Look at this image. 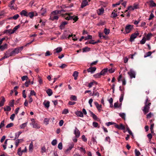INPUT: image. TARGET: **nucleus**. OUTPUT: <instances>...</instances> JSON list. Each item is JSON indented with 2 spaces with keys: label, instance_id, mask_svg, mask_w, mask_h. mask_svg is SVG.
Returning a JSON list of instances; mask_svg holds the SVG:
<instances>
[{
  "label": "nucleus",
  "instance_id": "obj_40",
  "mask_svg": "<svg viewBox=\"0 0 156 156\" xmlns=\"http://www.w3.org/2000/svg\"><path fill=\"white\" fill-rule=\"evenodd\" d=\"M104 33L106 35H108L110 33V30L109 29L105 28L104 30Z\"/></svg>",
  "mask_w": 156,
  "mask_h": 156
},
{
  "label": "nucleus",
  "instance_id": "obj_7",
  "mask_svg": "<svg viewBox=\"0 0 156 156\" xmlns=\"http://www.w3.org/2000/svg\"><path fill=\"white\" fill-rule=\"evenodd\" d=\"M69 32H67L66 30L64 31L63 34L61 37L60 38L61 39H67L68 35Z\"/></svg>",
  "mask_w": 156,
  "mask_h": 156
},
{
  "label": "nucleus",
  "instance_id": "obj_19",
  "mask_svg": "<svg viewBox=\"0 0 156 156\" xmlns=\"http://www.w3.org/2000/svg\"><path fill=\"white\" fill-rule=\"evenodd\" d=\"M89 112L90 113V114L91 115V116L92 117L93 119L94 120H98V118L97 116L91 111L90 110Z\"/></svg>",
  "mask_w": 156,
  "mask_h": 156
},
{
  "label": "nucleus",
  "instance_id": "obj_42",
  "mask_svg": "<svg viewBox=\"0 0 156 156\" xmlns=\"http://www.w3.org/2000/svg\"><path fill=\"white\" fill-rule=\"evenodd\" d=\"M17 154L20 156H21L23 154L21 151V147H20L18 150Z\"/></svg>",
  "mask_w": 156,
  "mask_h": 156
},
{
  "label": "nucleus",
  "instance_id": "obj_18",
  "mask_svg": "<svg viewBox=\"0 0 156 156\" xmlns=\"http://www.w3.org/2000/svg\"><path fill=\"white\" fill-rule=\"evenodd\" d=\"M27 12L25 10H22L20 13V15L22 16H24L27 17Z\"/></svg>",
  "mask_w": 156,
  "mask_h": 156
},
{
  "label": "nucleus",
  "instance_id": "obj_57",
  "mask_svg": "<svg viewBox=\"0 0 156 156\" xmlns=\"http://www.w3.org/2000/svg\"><path fill=\"white\" fill-rule=\"evenodd\" d=\"M14 124L13 123H10L6 125V127L9 128L12 127L13 126Z\"/></svg>",
  "mask_w": 156,
  "mask_h": 156
},
{
  "label": "nucleus",
  "instance_id": "obj_4",
  "mask_svg": "<svg viewBox=\"0 0 156 156\" xmlns=\"http://www.w3.org/2000/svg\"><path fill=\"white\" fill-rule=\"evenodd\" d=\"M127 73L129 75L130 79L135 77V73L132 69H130V71L128 72Z\"/></svg>",
  "mask_w": 156,
  "mask_h": 156
},
{
  "label": "nucleus",
  "instance_id": "obj_6",
  "mask_svg": "<svg viewBox=\"0 0 156 156\" xmlns=\"http://www.w3.org/2000/svg\"><path fill=\"white\" fill-rule=\"evenodd\" d=\"M74 134L75 135L76 138H78L80 135V132L79 129L76 127H75V129L74 131Z\"/></svg>",
  "mask_w": 156,
  "mask_h": 156
},
{
  "label": "nucleus",
  "instance_id": "obj_22",
  "mask_svg": "<svg viewBox=\"0 0 156 156\" xmlns=\"http://www.w3.org/2000/svg\"><path fill=\"white\" fill-rule=\"evenodd\" d=\"M149 5L151 7H152L156 6V3H154L153 0H150L149 1Z\"/></svg>",
  "mask_w": 156,
  "mask_h": 156
},
{
  "label": "nucleus",
  "instance_id": "obj_33",
  "mask_svg": "<svg viewBox=\"0 0 156 156\" xmlns=\"http://www.w3.org/2000/svg\"><path fill=\"white\" fill-rule=\"evenodd\" d=\"M19 17V14H17L15 15H14V16H13L12 17H10L9 18V20H11V19H13L14 20H16Z\"/></svg>",
  "mask_w": 156,
  "mask_h": 156
},
{
  "label": "nucleus",
  "instance_id": "obj_64",
  "mask_svg": "<svg viewBox=\"0 0 156 156\" xmlns=\"http://www.w3.org/2000/svg\"><path fill=\"white\" fill-rule=\"evenodd\" d=\"M58 12L57 10H55L53 11L52 12H51V15H55L57 14H58Z\"/></svg>",
  "mask_w": 156,
  "mask_h": 156
},
{
  "label": "nucleus",
  "instance_id": "obj_39",
  "mask_svg": "<svg viewBox=\"0 0 156 156\" xmlns=\"http://www.w3.org/2000/svg\"><path fill=\"white\" fill-rule=\"evenodd\" d=\"M12 29L6 30L4 32V33H8L10 34H13L12 33Z\"/></svg>",
  "mask_w": 156,
  "mask_h": 156
},
{
  "label": "nucleus",
  "instance_id": "obj_37",
  "mask_svg": "<svg viewBox=\"0 0 156 156\" xmlns=\"http://www.w3.org/2000/svg\"><path fill=\"white\" fill-rule=\"evenodd\" d=\"M20 25H18L15 26L12 30V33H14L16 30H17L19 28H20Z\"/></svg>",
  "mask_w": 156,
  "mask_h": 156
},
{
  "label": "nucleus",
  "instance_id": "obj_14",
  "mask_svg": "<svg viewBox=\"0 0 156 156\" xmlns=\"http://www.w3.org/2000/svg\"><path fill=\"white\" fill-rule=\"evenodd\" d=\"M74 146V144L73 143H72V144H71V145L69 147V148H67L66 150L65 151V153L66 154H67L69 153V152L72 149L73 147Z\"/></svg>",
  "mask_w": 156,
  "mask_h": 156
},
{
  "label": "nucleus",
  "instance_id": "obj_34",
  "mask_svg": "<svg viewBox=\"0 0 156 156\" xmlns=\"http://www.w3.org/2000/svg\"><path fill=\"white\" fill-rule=\"evenodd\" d=\"M22 133V132L21 131H19L18 133H15V138L13 139L14 140H16V139L18 138L19 136L20 135V134Z\"/></svg>",
  "mask_w": 156,
  "mask_h": 156
},
{
  "label": "nucleus",
  "instance_id": "obj_58",
  "mask_svg": "<svg viewBox=\"0 0 156 156\" xmlns=\"http://www.w3.org/2000/svg\"><path fill=\"white\" fill-rule=\"evenodd\" d=\"M93 126L95 128H96L98 127V123L95 122H94L92 124Z\"/></svg>",
  "mask_w": 156,
  "mask_h": 156
},
{
  "label": "nucleus",
  "instance_id": "obj_28",
  "mask_svg": "<svg viewBox=\"0 0 156 156\" xmlns=\"http://www.w3.org/2000/svg\"><path fill=\"white\" fill-rule=\"evenodd\" d=\"M99 12H98V15H100L104 13V9L101 8L98 9Z\"/></svg>",
  "mask_w": 156,
  "mask_h": 156
},
{
  "label": "nucleus",
  "instance_id": "obj_45",
  "mask_svg": "<svg viewBox=\"0 0 156 156\" xmlns=\"http://www.w3.org/2000/svg\"><path fill=\"white\" fill-rule=\"evenodd\" d=\"M117 16V14L115 13L114 12H113L111 14V17L112 18H115Z\"/></svg>",
  "mask_w": 156,
  "mask_h": 156
},
{
  "label": "nucleus",
  "instance_id": "obj_38",
  "mask_svg": "<svg viewBox=\"0 0 156 156\" xmlns=\"http://www.w3.org/2000/svg\"><path fill=\"white\" fill-rule=\"evenodd\" d=\"M70 99L71 100L76 101L77 100L76 96L75 95H71L70 96Z\"/></svg>",
  "mask_w": 156,
  "mask_h": 156
},
{
  "label": "nucleus",
  "instance_id": "obj_31",
  "mask_svg": "<svg viewBox=\"0 0 156 156\" xmlns=\"http://www.w3.org/2000/svg\"><path fill=\"white\" fill-rule=\"evenodd\" d=\"M9 139H6L4 144H3L2 145V147L3 148V149L4 150H5L6 148V146L7 144V141Z\"/></svg>",
  "mask_w": 156,
  "mask_h": 156
},
{
  "label": "nucleus",
  "instance_id": "obj_61",
  "mask_svg": "<svg viewBox=\"0 0 156 156\" xmlns=\"http://www.w3.org/2000/svg\"><path fill=\"white\" fill-rule=\"evenodd\" d=\"M30 95L31 96L32 95L36 96V93L34 90H31L30 91Z\"/></svg>",
  "mask_w": 156,
  "mask_h": 156
},
{
  "label": "nucleus",
  "instance_id": "obj_59",
  "mask_svg": "<svg viewBox=\"0 0 156 156\" xmlns=\"http://www.w3.org/2000/svg\"><path fill=\"white\" fill-rule=\"evenodd\" d=\"M98 60H97L96 61H94V62H92V63H91L90 64V66H91L94 65H96L97 64V63H98Z\"/></svg>",
  "mask_w": 156,
  "mask_h": 156
},
{
  "label": "nucleus",
  "instance_id": "obj_15",
  "mask_svg": "<svg viewBox=\"0 0 156 156\" xmlns=\"http://www.w3.org/2000/svg\"><path fill=\"white\" fill-rule=\"evenodd\" d=\"M75 114L78 116L82 117H83V112L80 111H77L75 112Z\"/></svg>",
  "mask_w": 156,
  "mask_h": 156
},
{
  "label": "nucleus",
  "instance_id": "obj_63",
  "mask_svg": "<svg viewBox=\"0 0 156 156\" xmlns=\"http://www.w3.org/2000/svg\"><path fill=\"white\" fill-rule=\"evenodd\" d=\"M79 150L81 152H83L84 154L86 153V151H85V149L83 148V147H80Z\"/></svg>",
  "mask_w": 156,
  "mask_h": 156
},
{
  "label": "nucleus",
  "instance_id": "obj_44",
  "mask_svg": "<svg viewBox=\"0 0 156 156\" xmlns=\"http://www.w3.org/2000/svg\"><path fill=\"white\" fill-rule=\"evenodd\" d=\"M11 110V108L9 106H6V107L4 108V111H10Z\"/></svg>",
  "mask_w": 156,
  "mask_h": 156
},
{
  "label": "nucleus",
  "instance_id": "obj_26",
  "mask_svg": "<svg viewBox=\"0 0 156 156\" xmlns=\"http://www.w3.org/2000/svg\"><path fill=\"white\" fill-rule=\"evenodd\" d=\"M46 93L48 94V96H51L53 93L52 90L50 89H48L46 91Z\"/></svg>",
  "mask_w": 156,
  "mask_h": 156
},
{
  "label": "nucleus",
  "instance_id": "obj_20",
  "mask_svg": "<svg viewBox=\"0 0 156 156\" xmlns=\"http://www.w3.org/2000/svg\"><path fill=\"white\" fill-rule=\"evenodd\" d=\"M108 71V69L107 68H105L100 72L101 75L104 76L107 73Z\"/></svg>",
  "mask_w": 156,
  "mask_h": 156
},
{
  "label": "nucleus",
  "instance_id": "obj_1",
  "mask_svg": "<svg viewBox=\"0 0 156 156\" xmlns=\"http://www.w3.org/2000/svg\"><path fill=\"white\" fill-rule=\"evenodd\" d=\"M145 106L144 107L143 109H142L143 112L144 114L147 113L149 111L150 108V106L151 104L150 102V100L148 99V98L147 97V98L145 102Z\"/></svg>",
  "mask_w": 156,
  "mask_h": 156
},
{
  "label": "nucleus",
  "instance_id": "obj_56",
  "mask_svg": "<svg viewBox=\"0 0 156 156\" xmlns=\"http://www.w3.org/2000/svg\"><path fill=\"white\" fill-rule=\"evenodd\" d=\"M58 148L60 150L62 149V142H60L58 144Z\"/></svg>",
  "mask_w": 156,
  "mask_h": 156
},
{
  "label": "nucleus",
  "instance_id": "obj_17",
  "mask_svg": "<svg viewBox=\"0 0 156 156\" xmlns=\"http://www.w3.org/2000/svg\"><path fill=\"white\" fill-rule=\"evenodd\" d=\"M94 103L98 110L99 111H101V108H102L101 105H99L97 102H94Z\"/></svg>",
  "mask_w": 156,
  "mask_h": 156
},
{
  "label": "nucleus",
  "instance_id": "obj_29",
  "mask_svg": "<svg viewBox=\"0 0 156 156\" xmlns=\"http://www.w3.org/2000/svg\"><path fill=\"white\" fill-rule=\"evenodd\" d=\"M32 125L34 128L39 129L40 127L39 125H38L37 123H35V122L32 123Z\"/></svg>",
  "mask_w": 156,
  "mask_h": 156
},
{
  "label": "nucleus",
  "instance_id": "obj_23",
  "mask_svg": "<svg viewBox=\"0 0 156 156\" xmlns=\"http://www.w3.org/2000/svg\"><path fill=\"white\" fill-rule=\"evenodd\" d=\"M78 74L79 73L76 71H75L74 72L73 74V76L74 77L75 80H76L77 79Z\"/></svg>",
  "mask_w": 156,
  "mask_h": 156
},
{
  "label": "nucleus",
  "instance_id": "obj_30",
  "mask_svg": "<svg viewBox=\"0 0 156 156\" xmlns=\"http://www.w3.org/2000/svg\"><path fill=\"white\" fill-rule=\"evenodd\" d=\"M34 16V12H31L29 13H27V17L29 16L30 18H32Z\"/></svg>",
  "mask_w": 156,
  "mask_h": 156
},
{
  "label": "nucleus",
  "instance_id": "obj_55",
  "mask_svg": "<svg viewBox=\"0 0 156 156\" xmlns=\"http://www.w3.org/2000/svg\"><path fill=\"white\" fill-rule=\"evenodd\" d=\"M51 144L53 146L57 144V140L56 139H54L52 140Z\"/></svg>",
  "mask_w": 156,
  "mask_h": 156
},
{
  "label": "nucleus",
  "instance_id": "obj_5",
  "mask_svg": "<svg viewBox=\"0 0 156 156\" xmlns=\"http://www.w3.org/2000/svg\"><path fill=\"white\" fill-rule=\"evenodd\" d=\"M139 34L138 33H135L132 34L130 36L129 39V41L132 42L134 41V39L137 37V36Z\"/></svg>",
  "mask_w": 156,
  "mask_h": 156
},
{
  "label": "nucleus",
  "instance_id": "obj_10",
  "mask_svg": "<svg viewBox=\"0 0 156 156\" xmlns=\"http://www.w3.org/2000/svg\"><path fill=\"white\" fill-rule=\"evenodd\" d=\"M68 24V22L66 21L62 22L61 23L59 26V28L61 30L64 29L65 28V25Z\"/></svg>",
  "mask_w": 156,
  "mask_h": 156
},
{
  "label": "nucleus",
  "instance_id": "obj_60",
  "mask_svg": "<svg viewBox=\"0 0 156 156\" xmlns=\"http://www.w3.org/2000/svg\"><path fill=\"white\" fill-rule=\"evenodd\" d=\"M96 137H92L91 140L93 142V143L94 144H95V143H97L96 140Z\"/></svg>",
  "mask_w": 156,
  "mask_h": 156
},
{
  "label": "nucleus",
  "instance_id": "obj_47",
  "mask_svg": "<svg viewBox=\"0 0 156 156\" xmlns=\"http://www.w3.org/2000/svg\"><path fill=\"white\" fill-rule=\"evenodd\" d=\"M56 52L58 53L61 52L62 50V49L61 47H58L55 49Z\"/></svg>",
  "mask_w": 156,
  "mask_h": 156
},
{
  "label": "nucleus",
  "instance_id": "obj_9",
  "mask_svg": "<svg viewBox=\"0 0 156 156\" xmlns=\"http://www.w3.org/2000/svg\"><path fill=\"white\" fill-rule=\"evenodd\" d=\"M130 8H132V10H133L135 9H137L139 8L138 5L136 4L135 3H134L133 4V7H132V6H130L128 7V10H130Z\"/></svg>",
  "mask_w": 156,
  "mask_h": 156
},
{
  "label": "nucleus",
  "instance_id": "obj_21",
  "mask_svg": "<svg viewBox=\"0 0 156 156\" xmlns=\"http://www.w3.org/2000/svg\"><path fill=\"white\" fill-rule=\"evenodd\" d=\"M46 12V9H44L42 8L41 9V10L40 11L39 13H40L41 15L44 16V14Z\"/></svg>",
  "mask_w": 156,
  "mask_h": 156
},
{
  "label": "nucleus",
  "instance_id": "obj_51",
  "mask_svg": "<svg viewBox=\"0 0 156 156\" xmlns=\"http://www.w3.org/2000/svg\"><path fill=\"white\" fill-rule=\"evenodd\" d=\"M152 53V52L150 51L147 52L146 54V55H145L144 57H148V56H151Z\"/></svg>",
  "mask_w": 156,
  "mask_h": 156
},
{
  "label": "nucleus",
  "instance_id": "obj_62",
  "mask_svg": "<svg viewBox=\"0 0 156 156\" xmlns=\"http://www.w3.org/2000/svg\"><path fill=\"white\" fill-rule=\"evenodd\" d=\"M28 79V77L27 76H23L21 77L22 80L23 81L25 80H27Z\"/></svg>",
  "mask_w": 156,
  "mask_h": 156
},
{
  "label": "nucleus",
  "instance_id": "obj_25",
  "mask_svg": "<svg viewBox=\"0 0 156 156\" xmlns=\"http://www.w3.org/2000/svg\"><path fill=\"white\" fill-rule=\"evenodd\" d=\"M88 5V2L86 1H83L81 3V8H83Z\"/></svg>",
  "mask_w": 156,
  "mask_h": 156
},
{
  "label": "nucleus",
  "instance_id": "obj_3",
  "mask_svg": "<svg viewBox=\"0 0 156 156\" xmlns=\"http://www.w3.org/2000/svg\"><path fill=\"white\" fill-rule=\"evenodd\" d=\"M23 47H18L15 48L13 51L12 52L13 55H15L16 54H18L19 52H21L23 49Z\"/></svg>",
  "mask_w": 156,
  "mask_h": 156
},
{
  "label": "nucleus",
  "instance_id": "obj_13",
  "mask_svg": "<svg viewBox=\"0 0 156 156\" xmlns=\"http://www.w3.org/2000/svg\"><path fill=\"white\" fill-rule=\"evenodd\" d=\"M7 48L8 44L6 43L0 46V49L2 51H4L5 49H7Z\"/></svg>",
  "mask_w": 156,
  "mask_h": 156
},
{
  "label": "nucleus",
  "instance_id": "obj_27",
  "mask_svg": "<svg viewBox=\"0 0 156 156\" xmlns=\"http://www.w3.org/2000/svg\"><path fill=\"white\" fill-rule=\"evenodd\" d=\"M43 104L46 108H48L49 107L50 102L49 101H47L46 103L44 102Z\"/></svg>",
  "mask_w": 156,
  "mask_h": 156
},
{
  "label": "nucleus",
  "instance_id": "obj_35",
  "mask_svg": "<svg viewBox=\"0 0 156 156\" xmlns=\"http://www.w3.org/2000/svg\"><path fill=\"white\" fill-rule=\"evenodd\" d=\"M119 115L120 116L122 119L125 120L126 118V115L124 113H119Z\"/></svg>",
  "mask_w": 156,
  "mask_h": 156
},
{
  "label": "nucleus",
  "instance_id": "obj_52",
  "mask_svg": "<svg viewBox=\"0 0 156 156\" xmlns=\"http://www.w3.org/2000/svg\"><path fill=\"white\" fill-rule=\"evenodd\" d=\"M9 6L11 9L16 10L17 8L16 7H14L13 5H9Z\"/></svg>",
  "mask_w": 156,
  "mask_h": 156
},
{
  "label": "nucleus",
  "instance_id": "obj_48",
  "mask_svg": "<svg viewBox=\"0 0 156 156\" xmlns=\"http://www.w3.org/2000/svg\"><path fill=\"white\" fill-rule=\"evenodd\" d=\"M135 152L136 156H139L140 155V151L136 149L135 150Z\"/></svg>",
  "mask_w": 156,
  "mask_h": 156
},
{
  "label": "nucleus",
  "instance_id": "obj_41",
  "mask_svg": "<svg viewBox=\"0 0 156 156\" xmlns=\"http://www.w3.org/2000/svg\"><path fill=\"white\" fill-rule=\"evenodd\" d=\"M101 76L100 72L99 73H96L93 75V76L95 78H100Z\"/></svg>",
  "mask_w": 156,
  "mask_h": 156
},
{
  "label": "nucleus",
  "instance_id": "obj_32",
  "mask_svg": "<svg viewBox=\"0 0 156 156\" xmlns=\"http://www.w3.org/2000/svg\"><path fill=\"white\" fill-rule=\"evenodd\" d=\"M90 48L88 47H86L83 48V52H88L90 50Z\"/></svg>",
  "mask_w": 156,
  "mask_h": 156
},
{
  "label": "nucleus",
  "instance_id": "obj_16",
  "mask_svg": "<svg viewBox=\"0 0 156 156\" xmlns=\"http://www.w3.org/2000/svg\"><path fill=\"white\" fill-rule=\"evenodd\" d=\"M6 55H8L9 56H13L12 51L11 49H9L5 53Z\"/></svg>",
  "mask_w": 156,
  "mask_h": 156
},
{
  "label": "nucleus",
  "instance_id": "obj_53",
  "mask_svg": "<svg viewBox=\"0 0 156 156\" xmlns=\"http://www.w3.org/2000/svg\"><path fill=\"white\" fill-rule=\"evenodd\" d=\"M99 93L98 92H94V91L93 93L92 94L91 96H97L98 97H99Z\"/></svg>",
  "mask_w": 156,
  "mask_h": 156
},
{
  "label": "nucleus",
  "instance_id": "obj_36",
  "mask_svg": "<svg viewBox=\"0 0 156 156\" xmlns=\"http://www.w3.org/2000/svg\"><path fill=\"white\" fill-rule=\"evenodd\" d=\"M152 34L151 33H148L146 36V39L147 40H149L151 37L152 36Z\"/></svg>",
  "mask_w": 156,
  "mask_h": 156
},
{
  "label": "nucleus",
  "instance_id": "obj_24",
  "mask_svg": "<svg viewBox=\"0 0 156 156\" xmlns=\"http://www.w3.org/2000/svg\"><path fill=\"white\" fill-rule=\"evenodd\" d=\"M2 98V100L0 101V107H2L3 106L4 103L5 101V98L3 96L1 97Z\"/></svg>",
  "mask_w": 156,
  "mask_h": 156
},
{
  "label": "nucleus",
  "instance_id": "obj_2",
  "mask_svg": "<svg viewBox=\"0 0 156 156\" xmlns=\"http://www.w3.org/2000/svg\"><path fill=\"white\" fill-rule=\"evenodd\" d=\"M133 26L131 25H128L126 26L125 30L126 33L124 32V34H127L130 33L132 29H133Z\"/></svg>",
  "mask_w": 156,
  "mask_h": 156
},
{
  "label": "nucleus",
  "instance_id": "obj_43",
  "mask_svg": "<svg viewBox=\"0 0 156 156\" xmlns=\"http://www.w3.org/2000/svg\"><path fill=\"white\" fill-rule=\"evenodd\" d=\"M27 122L24 123H23L20 126V129H23L27 126Z\"/></svg>",
  "mask_w": 156,
  "mask_h": 156
},
{
  "label": "nucleus",
  "instance_id": "obj_54",
  "mask_svg": "<svg viewBox=\"0 0 156 156\" xmlns=\"http://www.w3.org/2000/svg\"><path fill=\"white\" fill-rule=\"evenodd\" d=\"M14 100H12L11 101H10L9 103V105L10 107H13L14 105Z\"/></svg>",
  "mask_w": 156,
  "mask_h": 156
},
{
  "label": "nucleus",
  "instance_id": "obj_8",
  "mask_svg": "<svg viewBox=\"0 0 156 156\" xmlns=\"http://www.w3.org/2000/svg\"><path fill=\"white\" fill-rule=\"evenodd\" d=\"M115 126L119 129L124 130L125 129L124 126L122 124H121L119 125L116 124V123H115Z\"/></svg>",
  "mask_w": 156,
  "mask_h": 156
},
{
  "label": "nucleus",
  "instance_id": "obj_49",
  "mask_svg": "<svg viewBox=\"0 0 156 156\" xmlns=\"http://www.w3.org/2000/svg\"><path fill=\"white\" fill-rule=\"evenodd\" d=\"M92 38V36L91 35H88L85 38V40H87L88 39H91Z\"/></svg>",
  "mask_w": 156,
  "mask_h": 156
},
{
  "label": "nucleus",
  "instance_id": "obj_50",
  "mask_svg": "<svg viewBox=\"0 0 156 156\" xmlns=\"http://www.w3.org/2000/svg\"><path fill=\"white\" fill-rule=\"evenodd\" d=\"M146 41V39L145 37H144L142 40L140 41V43L141 44H144L145 43Z\"/></svg>",
  "mask_w": 156,
  "mask_h": 156
},
{
  "label": "nucleus",
  "instance_id": "obj_12",
  "mask_svg": "<svg viewBox=\"0 0 156 156\" xmlns=\"http://www.w3.org/2000/svg\"><path fill=\"white\" fill-rule=\"evenodd\" d=\"M53 15L50 14V17L49 19V20L52 21H53L54 20H58L59 17L58 16L55 15L53 16Z\"/></svg>",
  "mask_w": 156,
  "mask_h": 156
},
{
  "label": "nucleus",
  "instance_id": "obj_46",
  "mask_svg": "<svg viewBox=\"0 0 156 156\" xmlns=\"http://www.w3.org/2000/svg\"><path fill=\"white\" fill-rule=\"evenodd\" d=\"M69 112V110L67 109H64L62 112V114H66Z\"/></svg>",
  "mask_w": 156,
  "mask_h": 156
},
{
  "label": "nucleus",
  "instance_id": "obj_11",
  "mask_svg": "<svg viewBox=\"0 0 156 156\" xmlns=\"http://www.w3.org/2000/svg\"><path fill=\"white\" fill-rule=\"evenodd\" d=\"M96 67H91L87 69V71L88 72H90L91 73H93L96 71Z\"/></svg>",
  "mask_w": 156,
  "mask_h": 156
}]
</instances>
